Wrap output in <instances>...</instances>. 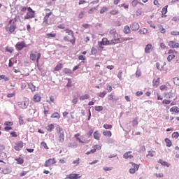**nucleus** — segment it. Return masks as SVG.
I'll return each instance as SVG.
<instances>
[{"label":"nucleus","instance_id":"bb28decb","mask_svg":"<svg viewBox=\"0 0 179 179\" xmlns=\"http://www.w3.org/2000/svg\"><path fill=\"white\" fill-rule=\"evenodd\" d=\"M141 34H148V29L144 28L142 30H141Z\"/></svg>","mask_w":179,"mask_h":179},{"label":"nucleus","instance_id":"9b49d317","mask_svg":"<svg viewBox=\"0 0 179 179\" xmlns=\"http://www.w3.org/2000/svg\"><path fill=\"white\" fill-rule=\"evenodd\" d=\"M152 48V44L148 43V45H146L145 48V52L146 54H150V51Z\"/></svg>","mask_w":179,"mask_h":179},{"label":"nucleus","instance_id":"c85d7f7f","mask_svg":"<svg viewBox=\"0 0 179 179\" xmlns=\"http://www.w3.org/2000/svg\"><path fill=\"white\" fill-rule=\"evenodd\" d=\"M168 54H177V51L176 50H169Z\"/></svg>","mask_w":179,"mask_h":179},{"label":"nucleus","instance_id":"a19ab883","mask_svg":"<svg viewBox=\"0 0 179 179\" xmlns=\"http://www.w3.org/2000/svg\"><path fill=\"white\" fill-rule=\"evenodd\" d=\"M8 66H10V67L13 66V62H12V60L9 61Z\"/></svg>","mask_w":179,"mask_h":179},{"label":"nucleus","instance_id":"37998d69","mask_svg":"<svg viewBox=\"0 0 179 179\" xmlns=\"http://www.w3.org/2000/svg\"><path fill=\"white\" fill-rule=\"evenodd\" d=\"M176 2H179V0H171V3H176Z\"/></svg>","mask_w":179,"mask_h":179},{"label":"nucleus","instance_id":"6e6552de","mask_svg":"<svg viewBox=\"0 0 179 179\" xmlns=\"http://www.w3.org/2000/svg\"><path fill=\"white\" fill-rule=\"evenodd\" d=\"M64 41H69V43H71V44H73V45L75 44L76 39H75V38H72V39H69V36H65L63 38Z\"/></svg>","mask_w":179,"mask_h":179},{"label":"nucleus","instance_id":"c9c22d12","mask_svg":"<svg viewBox=\"0 0 179 179\" xmlns=\"http://www.w3.org/2000/svg\"><path fill=\"white\" fill-rule=\"evenodd\" d=\"M129 40H134V38H123L122 41H129Z\"/></svg>","mask_w":179,"mask_h":179},{"label":"nucleus","instance_id":"423d86ee","mask_svg":"<svg viewBox=\"0 0 179 179\" xmlns=\"http://www.w3.org/2000/svg\"><path fill=\"white\" fill-rule=\"evenodd\" d=\"M168 45L170 47V48H179V43H177L174 41H170L168 43Z\"/></svg>","mask_w":179,"mask_h":179},{"label":"nucleus","instance_id":"72a5a7b5","mask_svg":"<svg viewBox=\"0 0 179 179\" xmlns=\"http://www.w3.org/2000/svg\"><path fill=\"white\" fill-rule=\"evenodd\" d=\"M160 47L162 50H166V44H164V43H161Z\"/></svg>","mask_w":179,"mask_h":179},{"label":"nucleus","instance_id":"1a4fd4ad","mask_svg":"<svg viewBox=\"0 0 179 179\" xmlns=\"http://www.w3.org/2000/svg\"><path fill=\"white\" fill-rule=\"evenodd\" d=\"M131 29L133 31H136V30H139V24L138 22H134L131 25Z\"/></svg>","mask_w":179,"mask_h":179},{"label":"nucleus","instance_id":"864d4df0","mask_svg":"<svg viewBox=\"0 0 179 179\" xmlns=\"http://www.w3.org/2000/svg\"><path fill=\"white\" fill-rule=\"evenodd\" d=\"M35 21H37V19H35Z\"/></svg>","mask_w":179,"mask_h":179},{"label":"nucleus","instance_id":"8fccbe9b","mask_svg":"<svg viewBox=\"0 0 179 179\" xmlns=\"http://www.w3.org/2000/svg\"><path fill=\"white\" fill-rule=\"evenodd\" d=\"M13 20H10L9 21V24L12 23Z\"/></svg>","mask_w":179,"mask_h":179},{"label":"nucleus","instance_id":"473e14b6","mask_svg":"<svg viewBox=\"0 0 179 179\" xmlns=\"http://www.w3.org/2000/svg\"><path fill=\"white\" fill-rule=\"evenodd\" d=\"M78 59H80V61H85V59H86V58H85V56H83V55H80L78 57Z\"/></svg>","mask_w":179,"mask_h":179},{"label":"nucleus","instance_id":"f704fd0d","mask_svg":"<svg viewBox=\"0 0 179 179\" xmlns=\"http://www.w3.org/2000/svg\"><path fill=\"white\" fill-rule=\"evenodd\" d=\"M27 7H24V6H22V7H21V9H20V10H21V12H26V10H27Z\"/></svg>","mask_w":179,"mask_h":179},{"label":"nucleus","instance_id":"dca6fc26","mask_svg":"<svg viewBox=\"0 0 179 179\" xmlns=\"http://www.w3.org/2000/svg\"><path fill=\"white\" fill-rule=\"evenodd\" d=\"M157 27L159 29V31H160V33H162V34H164V33H166V29H164L163 27V25L162 24H158Z\"/></svg>","mask_w":179,"mask_h":179},{"label":"nucleus","instance_id":"a878e982","mask_svg":"<svg viewBox=\"0 0 179 179\" xmlns=\"http://www.w3.org/2000/svg\"><path fill=\"white\" fill-rule=\"evenodd\" d=\"M171 36H179V31H171Z\"/></svg>","mask_w":179,"mask_h":179},{"label":"nucleus","instance_id":"09e8293b","mask_svg":"<svg viewBox=\"0 0 179 179\" xmlns=\"http://www.w3.org/2000/svg\"><path fill=\"white\" fill-rule=\"evenodd\" d=\"M159 63H157V68H159Z\"/></svg>","mask_w":179,"mask_h":179},{"label":"nucleus","instance_id":"58836bf2","mask_svg":"<svg viewBox=\"0 0 179 179\" xmlns=\"http://www.w3.org/2000/svg\"><path fill=\"white\" fill-rule=\"evenodd\" d=\"M120 2V0H114L113 3L114 5H118V3Z\"/></svg>","mask_w":179,"mask_h":179},{"label":"nucleus","instance_id":"9d476101","mask_svg":"<svg viewBox=\"0 0 179 179\" xmlns=\"http://www.w3.org/2000/svg\"><path fill=\"white\" fill-rule=\"evenodd\" d=\"M169 8V6H165L162 10V17H167V15L166 13H167V8Z\"/></svg>","mask_w":179,"mask_h":179},{"label":"nucleus","instance_id":"de8ad7c7","mask_svg":"<svg viewBox=\"0 0 179 179\" xmlns=\"http://www.w3.org/2000/svg\"><path fill=\"white\" fill-rule=\"evenodd\" d=\"M143 1V2L144 3H146V2H148V1H149V0H142Z\"/></svg>","mask_w":179,"mask_h":179},{"label":"nucleus","instance_id":"3c124183","mask_svg":"<svg viewBox=\"0 0 179 179\" xmlns=\"http://www.w3.org/2000/svg\"><path fill=\"white\" fill-rule=\"evenodd\" d=\"M2 8V3H0V9Z\"/></svg>","mask_w":179,"mask_h":179},{"label":"nucleus","instance_id":"39448f33","mask_svg":"<svg viewBox=\"0 0 179 179\" xmlns=\"http://www.w3.org/2000/svg\"><path fill=\"white\" fill-rule=\"evenodd\" d=\"M40 58H41V53H38L37 55L31 53L30 55V59H31V61H36V59L37 64H38V59H40Z\"/></svg>","mask_w":179,"mask_h":179},{"label":"nucleus","instance_id":"79ce46f5","mask_svg":"<svg viewBox=\"0 0 179 179\" xmlns=\"http://www.w3.org/2000/svg\"><path fill=\"white\" fill-rule=\"evenodd\" d=\"M90 41V38L89 36H87L85 38V43H87V41Z\"/></svg>","mask_w":179,"mask_h":179},{"label":"nucleus","instance_id":"7ed1b4c3","mask_svg":"<svg viewBox=\"0 0 179 179\" xmlns=\"http://www.w3.org/2000/svg\"><path fill=\"white\" fill-rule=\"evenodd\" d=\"M36 16V12L33 10V9L30 7L27 8V15L24 16V19H33V17H35Z\"/></svg>","mask_w":179,"mask_h":179},{"label":"nucleus","instance_id":"5fc2aeb1","mask_svg":"<svg viewBox=\"0 0 179 179\" xmlns=\"http://www.w3.org/2000/svg\"><path fill=\"white\" fill-rule=\"evenodd\" d=\"M75 68H78V66H75Z\"/></svg>","mask_w":179,"mask_h":179},{"label":"nucleus","instance_id":"f03ea898","mask_svg":"<svg viewBox=\"0 0 179 179\" xmlns=\"http://www.w3.org/2000/svg\"><path fill=\"white\" fill-rule=\"evenodd\" d=\"M109 37L111 38L110 41H113V45H115L117 43L121 40V35L117 33V30L115 29H113L109 32Z\"/></svg>","mask_w":179,"mask_h":179},{"label":"nucleus","instance_id":"c756f323","mask_svg":"<svg viewBox=\"0 0 179 179\" xmlns=\"http://www.w3.org/2000/svg\"><path fill=\"white\" fill-rule=\"evenodd\" d=\"M121 8H124V9H128V8H129V6L128 4H122L121 6Z\"/></svg>","mask_w":179,"mask_h":179},{"label":"nucleus","instance_id":"603ef678","mask_svg":"<svg viewBox=\"0 0 179 179\" xmlns=\"http://www.w3.org/2000/svg\"><path fill=\"white\" fill-rule=\"evenodd\" d=\"M107 68H110V66H107Z\"/></svg>","mask_w":179,"mask_h":179},{"label":"nucleus","instance_id":"0eeeda50","mask_svg":"<svg viewBox=\"0 0 179 179\" xmlns=\"http://www.w3.org/2000/svg\"><path fill=\"white\" fill-rule=\"evenodd\" d=\"M26 47V43L24 42H18L15 45V48H17L19 51H21L22 48H24Z\"/></svg>","mask_w":179,"mask_h":179},{"label":"nucleus","instance_id":"412c9836","mask_svg":"<svg viewBox=\"0 0 179 179\" xmlns=\"http://www.w3.org/2000/svg\"><path fill=\"white\" fill-rule=\"evenodd\" d=\"M110 15H118V10L117 9H114V10H112L110 12Z\"/></svg>","mask_w":179,"mask_h":179},{"label":"nucleus","instance_id":"f3484780","mask_svg":"<svg viewBox=\"0 0 179 179\" xmlns=\"http://www.w3.org/2000/svg\"><path fill=\"white\" fill-rule=\"evenodd\" d=\"M47 38H55L57 37V34H47Z\"/></svg>","mask_w":179,"mask_h":179},{"label":"nucleus","instance_id":"e433bc0d","mask_svg":"<svg viewBox=\"0 0 179 179\" xmlns=\"http://www.w3.org/2000/svg\"><path fill=\"white\" fill-rule=\"evenodd\" d=\"M84 3H86V1L85 0H80L78 2V5H83Z\"/></svg>","mask_w":179,"mask_h":179},{"label":"nucleus","instance_id":"4be33fe9","mask_svg":"<svg viewBox=\"0 0 179 179\" xmlns=\"http://www.w3.org/2000/svg\"><path fill=\"white\" fill-rule=\"evenodd\" d=\"M97 8L96 7H94L88 10V13L90 15H92V13H94L95 10H96Z\"/></svg>","mask_w":179,"mask_h":179},{"label":"nucleus","instance_id":"4c0bfd02","mask_svg":"<svg viewBox=\"0 0 179 179\" xmlns=\"http://www.w3.org/2000/svg\"><path fill=\"white\" fill-rule=\"evenodd\" d=\"M83 27L87 29L88 27H90V25H89V24H83Z\"/></svg>","mask_w":179,"mask_h":179},{"label":"nucleus","instance_id":"393cba45","mask_svg":"<svg viewBox=\"0 0 179 179\" xmlns=\"http://www.w3.org/2000/svg\"><path fill=\"white\" fill-rule=\"evenodd\" d=\"M57 29H61L62 30H64L65 29V24H60L57 26Z\"/></svg>","mask_w":179,"mask_h":179},{"label":"nucleus","instance_id":"f257e3e1","mask_svg":"<svg viewBox=\"0 0 179 179\" xmlns=\"http://www.w3.org/2000/svg\"><path fill=\"white\" fill-rule=\"evenodd\" d=\"M44 12H45V15L43 17V24L45 26H50L52 24V18L50 17L51 15H52V11L50 8H45Z\"/></svg>","mask_w":179,"mask_h":179},{"label":"nucleus","instance_id":"6ab92c4d","mask_svg":"<svg viewBox=\"0 0 179 179\" xmlns=\"http://www.w3.org/2000/svg\"><path fill=\"white\" fill-rule=\"evenodd\" d=\"M175 58H176V55H170L168 56L167 59L169 62H171V61H173V59H174Z\"/></svg>","mask_w":179,"mask_h":179},{"label":"nucleus","instance_id":"ddd939ff","mask_svg":"<svg viewBox=\"0 0 179 179\" xmlns=\"http://www.w3.org/2000/svg\"><path fill=\"white\" fill-rule=\"evenodd\" d=\"M65 33L68 34L69 36H71L72 38H75V36H73V31L69 29H66L64 30Z\"/></svg>","mask_w":179,"mask_h":179},{"label":"nucleus","instance_id":"f8f14e48","mask_svg":"<svg viewBox=\"0 0 179 179\" xmlns=\"http://www.w3.org/2000/svg\"><path fill=\"white\" fill-rule=\"evenodd\" d=\"M16 30V22H13V24L9 27V32L13 33Z\"/></svg>","mask_w":179,"mask_h":179},{"label":"nucleus","instance_id":"49530a36","mask_svg":"<svg viewBox=\"0 0 179 179\" xmlns=\"http://www.w3.org/2000/svg\"><path fill=\"white\" fill-rule=\"evenodd\" d=\"M82 54H83V55H86V54H87V52L84 51V52H82Z\"/></svg>","mask_w":179,"mask_h":179},{"label":"nucleus","instance_id":"a211bd4d","mask_svg":"<svg viewBox=\"0 0 179 179\" xmlns=\"http://www.w3.org/2000/svg\"><path fill=\"white\" fill-rule=\"evenodd\" d=\"M6 51L7 52H10V54H12V52H13V48L7 46V47L6 48Z\"/></svg>","mask_w":179,"mask_h":179},{"label":"nucleus","instance_id":"7c9ffc66","mask_svg":"<svg viewBox=\"0 0 179 179\" xmlns=\"http://www.w3.org/2000/svg\"><path fill=\"white\" fill-rule=\"evenodd\" d=\"M92 54L94 55H96L97 54V50H96L94 48L92 49Z\"/></svg>","mask_w":179,"mask_h":179},{"label":"nucleus","instance_id":"ea45409f","mask_svg":"<svg viewBox=\"0 0 179 179\" xmlns=\"http://www.w3.org/2000/svg\"><path fill=\"white\" fill-rule=\"evenodd\" d=\"M27 30L28 31H30V30H31V27L30 26V24H27Z\"/></svg>","mask_w":179,"mask_h":179},{"label":"nucleus","instance_id":"20e7f679","mask_svg":"<svg viewBox=\"0 0 179 179\" xmlns=\"http://www.w3.org/2000/svg\"><path fill=\"white\" fill-rule=\"evenodd\" d=\"M114 42L109 41L107 38H103L101 42H99L100 48H103L101 45H113Z\"/></svg>","mask_w":179,"mask_h":179},{"label":"nucleus","instance_id":"aec40b11","mask_svg":"<svg viewBox=\"0 0 179 179\" xmlns=\"http://www.w3.org/2000/svg\"><path fill=\"white\" fill-rule=\"evenodd\" d=\"M107 10H108V8L106 6H103L101 8V9L100 10V13L101 15H103V13H104V12H107Z\"/></svg>","mask_w":179,"mask_h":179},{"label":"nucleus","instance_id":"c03bdc74","mask_svg":"<svg viewBox=\"0 0 179 179\" xmlns=\"http://www.w3.org/2000/svg\"><path fill=\"white\" fill-rule=\"evenodd\" d=\"M150 27H152V29H156V26L155 25V24H151Z\"/></svg>","mask_w":179,"mask_h":179},{"label":"nucleus","instance_id":"b1692460","mask_svg":"<svg viewBox=\"0 0 179 179\" xmlns=\"http://www.w3.org/2000/svg\"><path fill=\"white\" fill-rule=\"evenodd\" d=\"M84 16H85V11H80L78 14L79 19H83Z\"/></svg>","mask_w":179,"mask_h":179},{"label":"nucleus","instance_id":"a18cd8bd","mask_svg":"<svg viewBox=\"0 0 179 179\" xmlns=\"http://www.w3.org/2000/svg\"><path fill=\"white\" fill-rule=\"evenodd\" d=\"M62 66V64H59L56 66V68H61Z\"/></svg>","mask_w":179,"mask_h":179},{"label":"nucleus","instance_id":"2f4dec72","mask_svg":"<svg viewBox=\"0 0 179 179\" xmlns=\"http://www.w3.org/2000/svg\"><path fill=\"white\" fill-rule=\"evenodd\" d=\"M179 21V17H173V18H172V22H178Z\"/></svg>","mask_w":179,"mask_h":179},{"label":"nucleus","instance_id":"4468645a","mask_svg":"<svg viewBox=\"0 0 179 179\" xmlns=\"http://www.w3.org/2000/svg\"><path fill=\"white\" fill-rule=\"evenodd\" d=\"M124 34H129L131 33V29L129 28V26L126 25L123 29Z\"/></svg>","mask_w":179,"mask_h":179},{"label":"nucleus","instance_id":"5701e85b","mask_svg":"<svg viewBox=\"0 0 179 179\" xmlns=\"http://www.w3.org/2000/svg\"><path fill=\"white\" fill-rule=\"evenodd\" d=\"M136 16H141V15H142V8H138L136 11Z\"/></svg>","mask_w":179,"mask_h":179},{"label":"nucleus","instance_id":"2eb2a0df","mask_svg":"<svg viewBox=\"0 0 179 179\" xmlns=\"http://www.w3.org/2000/svg\"><path fill=\"white\" fill-rule=\"evenodd\" d=\"M141 5L142 6H143V3H142V2H138V0H133L132 1H131V5H132V6H134V7H135V6H136V5Z\"/></svg>","mask_w":179,"mask_h":179},{"label":"nucleus","instance_id":"cd10ccee","mask_svg":"<svg viewBox=\"0 0 179 179\" xmlns=\"http://www.w3.org/2000/svg\"><path fill=\"white\" fill-rule=\"evenodd\" d=\"M154 5L157 6V8H160V3H159L158 0H154Z\"/></svg>","mask_w":179,"mask_h":179}]
</instances>
